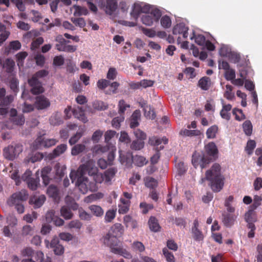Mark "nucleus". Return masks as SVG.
Here are the masks:
<instances>
[{
  "instance_id": "1",
  "label": "nucleus",
  "mask_w": 262,
  "mask_h": 262,
  "mask_svg": "<svg viewBox=\"0 0 262 262\" xmlns=\"http://www.w3.org/2000/svg\"><path fill=\"white\" fill-rule=\"evenodd\" d=\"M205 180L210 182V185L212 191L215 192L220 191L224 185V178L221 173V166L219 164H214L211 169L208 170L206 172V177L202 178L201 183H203Z\"/></svg>"
},
{
  "instance_id": "2",
  "label": "nucleus",
  "mask_w": 262,
  "mask_h": 262,
  "mask_svg": "<svg viewBox=\"0 0 262 262\" xmlns=\"http://www.w3.org/2000/svg\"><path fill=\"white\" fill-rule=\"evenodd\" d=\"M10 172L11 173L10 177L11 179L15 180L16 185H19L22 180L26 182L29 189L35 190L39 185V178L38 177L35 178H32L31 177L32 172L29 170H26L21 178L18 175V170L15 169L14 171H10Z\"/></svg>"
},
{
  "instance_id": "3",
  "label": "nucleus",
  "mask_w": 262,
  "mask_h": 262,
  "mask_svg": "<svg viewBox=\"0 0 262 262\" xmlns=\"http://www.w3.org/2000/svg\"><path fill=\"white\" fill-rule=\"evenodd\" d=\"M122 227L120 224H115L103 237V243L110 247L112 252L113 247H117L118 244L117 236L122 234Z\"/></svg>"
},
{
  "instance_id": "4",
  "label": "nucleus",
  "mask_w": 262,
  "mask_h": 262,
  "mask_svg": "<svg viewBox=\"0 0 262 262\" xmlns=\"http://www.w3.org/2000/svg\"><path fill=\"white\" fill-rule=\"evenodd\" d=\"M79 170L83 173L88 174L93 177L94 182L96 184V183H101L104 180V177L101 173H97V169L95 167L93 161H89L87 163L81 165L79 168Z\"/></svg>"
},
{
  "instance_id": "5",
  "label": "nucleus",
  "mask_w": 262,
  "mask_h": 262,
  "mask_svg": "<svg viewBox=\"0 0 262 262\" xmlns=\"http://www.w3.org/2000/svg\"><path fill=\"white\" fill-rule=\"evenodd\" d=\"M162 15L159 9L154 6H150L147 12H144L141 17L142 23L146 26H150L154 23L158 22Z\"/></svg>"
},
{
  "instance_id": "6",
  "label": "nucleus",
  "mask_w": 262,
  "mask_h": 262,
  "mask_svg": "<svg viewBox=\"0 0 262 262\" xmlns=\"http://www.w3.org/2000/svg\"><path fill=\"white\" fill-rule=\"evenodd\" d=\"M81 176L78 178L76 185L78 187L79 191L82 194L86 193L89 190L93 192L97 190V186L93 181H90L89 179L84 177L81 172L78 170Z\"/></svg>"
},
{
  "instance_id": "7",
  "label": "nucleus",
  "mask_w": 262,
  "mask_h": 262,
  "mask_svg": "<svg viewBox=\"0 0 262 262\" xmlns=\"http://www.w3.org/2000/svg\"><path fill=\"white\" fill-rule=\"evenodd\" d=\"M6 90L0 88V115H5L8 112V107L14 100V96L9 95L5 96Z\"/></svg>"
},
{
  "instance_id": "8",
  "label": "nucleus",
  "mask_w": 262,
  "mask_h": 262,
  "mask_svg": "<svg viewBox=\"0 0 262 262\" xmlns=\"http://www.w3.org/2000/svg\"><path fill=\"white\" fill-rule=\"evenodd\" d=\"M23 151V146L20 144L10 145L4 149V157L9 160H13Z\"/></svg>"
},
{
  "instance_id": "9",
  "label": "nucleus",
  "mask_w": 262,
  "mask_h": 262,
  "mask_svg": "<svg viewBox=\"0 0 262 262\" xmlns=\"http://www.w3.org/2000/svg\"><path fill=\"white\" fill-rule=\"evenodd\" d=\"M209 158L206 157L203 153L195 152L192 157V163L195 168L200 166L201 169L206 167L210 163Z\"/></svg>"
},
{
  "instance_id": "10",
  "label": "nucleus",
  "mask_w": 262,
  "mask_h": 262,
  "mask_svg": "<svg viewBox=\"0 0 262 262\" xmlns=\"http://www.w3.org/2000/svg\"><path fill=\"white\" fill-rule=\"evenodd\" d=\"M28 193L27 191L22 189L19 191L13 193L11 196L8 200L7 204L10 206H12L14 204L16 203H21L25 201L28 198Z\"/></svg>"
},
{
  "instance_id": "11",
  "label": "nucleus",
  "mask_w": 262,
  "mask_h": 262,
  "mask_svg": "<svg viewBox=\"0 0 262 262\" xmlns=\"http://www.w3.org/2000/svg\"><path fill=\"white\" fill-rule=\"evenodd\" d=\"M57 140L54 139H47L42 136L38 137L34 142V147L36 149L48 148L55 145Z\"/></svg>"
},
{
  "instance_id": "12",
  "label": "nucleus",
  "mask_w": 262,
  "mask_h": 262,
  "mask_svg": "<svg viewBox=\"0 0 262 262\" xmlns=\"http://www.w3.org/2000/svg\"><path fill=\"white\" fill-rule=\"evenodd\" d=\"M150 6V5L144 3H135L130 12L131 16L135 19H137L140 13L147 12Z\"/></svg>"
},
{
  "instance_id": "13",
  "label": "nucleus",
  "mask_w": 262,
  "mask_h": 262,
  "mask_svg": "<svg viewBox=\"0 0 262 262\" xmlns=\"http://www.w3.org/2000/svg\"><path fill=\"white\" fill-rule=\"evenodd\" d=\"M98 5L101 9L105 11L106 14L109 15L113 14L118 7L116 0H106V4L99 1Z\"/></svg>"
},
{
  "instance_id": "14",
  "label": "nucleus",
  "mask_w": 262,
  "mask_h": 262,
  "mask_svg": "<svg viewBox=\"0 0 262 262\" xmlns=\"http://www.w3.org/2000/svg\"><path fill=\"white\" fill-rule=\"evenodd\" d=\"M10 120L13 124L18 126L23 125L25 122L24 116L23 114H18L14 108L10 110Z\"/></svg>"
},
{
  "instance_id": "15",
  "label": "nucleus",
  "mask_w": 262,
  "mask_h": 262,
  "mask_svg": "<svg viewBox=\"0 0 262 262\" xmlns=\"http://www.w3.org/2000/svg\"><path fill=\"white\" fill-rule=\"evenodd\" d=\"M119 160L122 165L129 167L133 163V155L130 152H125L122 150H119Z\"/></svg>"
},
{
  "instance_id": "16",
  "label": "nucleus",
  "mask_w": 262,
  "mask_h": 262,
  "mask_svg": "<svg viewBox=\"0 0 262 262\" xmlns=\"http://www.w3.org/2000/svg\"><path fill=\"white\" fill-rule=\"evenodd\" d=\"M28 83L31 87V91L33 94H38L43 92V89L40 82L36 77H32L28 80Z\"/></svg>"
},
{
  "instance_id": "17",
  "label": "nucleus",
  "mask_w": 262,
  "mask_h": 262,
  "mask_svg": "<svg viewBox=\"0 0 262 262\" xmlns=\"http://www.w3.org/2000/svg\"><path fill=\"white\" fill-rule=\"evenodd\" d=\"M207 154L210 157V161L212 159H215L217 157L218 150L214 143L210 142L205 146Z\"/></svg>"
},
{
  "instance_id": "18",
  "label": "nucleus",
  "mask_w": 262,
  "mask_h": 262,
  "mask_svg": "<svg viewBox=\"0 0 262 262\" xmlns=\"http://www.w3.org/2000/svg\"><path fill=\"white\" fill-rule=\"evenodd\" d=\"M46 197L44 195H34L30 198L29 203L34 208L40 207L44 203Z\"/></svg>"
},
{
  "instance_id": "19",
  "label": "nucleus",
  "mask_w": 262,
  "mask_h": 262,
  "mask_svg": "<svg viewBox=\"0 0 262 262\" xmlns=\"http://www.w3.org/2000/svg\"><path fill=\"white\" fill-rule=\"evenodd\" d=\"M188 28L186 27L184 23H181L178 24L176 25L172 30L173 34H182L183 37L184 38H186L188 37Z\"/></svg>"
},
{
  "instance_id": "20",
  "label": "nucleus",
  "mask_w": 262,
  "mask_h": 262,
  "mask_svg": "<svg viewBox=\"0 0 262 262\" xmlns=\"http://www.w3.org/2000/svg\"><path fill=\"white\" fill-rule=\"evenodd\" d=\"M72 113L75 118L78 119L84 123L88 121L87 118L85 116L84 110L81 106H75L72 109Z\"/></svg>"
},
{
  "instance_id": "21",
  "label": "nucleus",
  "mask_w": 262,
  "mask_h": 262,
  "mask_svg": "<svg viewBox=\"0 0 262 262\" xmlns=\"http://www.w3.org/2000/svg\"><path fill=\"white\" fill-rule=\"evenodd\" d=\"M222 217V222L227 227H231L233 226L236 219L235 215L225 212L223 213Z\"/></svg>"
},
{
  "instance_id": "22",
  "label": "nucleus",
  "mask_w": 262,
  "mask_h": 262,
  "mask_svg": "<svg viewBox=\"0 0 262 262\" xmlns=\"http://www.w3.org/2000/svg\"><path fill=\"white\" fill-rule=\"evenodd\" d=\"M35 104L37 109L42 110L50 105V102L45 96L41 95L36 97Z\"/></svg>"
},
{
  "instance_id": "23",
  "label": "nucleus",
  "mask_w": 262,
  "mask_h": 262,
  "mask_svg": "<svg viewBox=\"0 0 262 262\" xmlns=\"http://www.w3.org/2000/svg\"><path fill=\"white\" fill-rule=\"evenodd\" d=\"M112 252L116 254L120 255L125 258L130 259L132 258L131 253L126 249L121 247H113L112 248Z\"/></svg>"
},
{
  "instance_id": "24",
  "label": "nucleus",
  "mask_w": 262,
  "mask_h": 262,
  "mask_svg": "<svg viewBox=\"0 0 262 262\" xmlns=\"http://www.w3.org/2000/svg\"><path fill=\"white\" fill-rule=\"evenodd\" d=\"M162 143L164 144H166L168 143V139L165 137L160 138L156 136H153L149 139V143L151 145L156 146L157 147H158V146L160 145ZM159 147L160 146L159 148Z\"/></svg>"
},
{
  "instance_id": "25",
  "label": "nucleus",
  "mask_w": 262,
  "mask_h": 262,
  "mask_svg": "<svg viewBox=\"0 0 262 262\" xmlns=\"http://www.w3.org/2000/svg\"><path fill=\"white\" fill-rule=\"evenodd\" d=\"M141 114L139 110H136L132 114L130 119V127L135 128L137 127L139 123V121L140 119Z\"/></svg>"
},
{
  "instance_id": "26",
  "label": "nucleus",
  "mask_w": 262,
  "mask_h": 262,
  "mask_svg": "<svg viewBox=\"0 0 262 262\" xmlns=\"http://www.w3.org/2000/svg\"><path fill=\"white\" fill-rule=\"evenodd\" d=\"M47 191L49 196L52 198L55 201L59 200V191L57 187L52 185H50Z\"/></svg>"
},
{
  "instance_id": "27",
  "label": "nucleus",
  "mask_w": 262,
  "mask_h": 262,
  "mask_svg": "<svg viewBox=\"0 0 262 262\" xmlns=\"http://www.w3.org/2000/svg\"><path fill=\"white\" fill-rule=\"evenodd\" d=\"M70 207L67 206H63L60 209L61 215L65 220H70L73 216V213L72 212V210Z\"/></svg>"
},
{
  "instance_id": "28",
  "label": "nucleus",
  "mask_w": 262,
  "mask_h": 262,
  "mask_svg": "<svg viewBox=\"0 0 262 262\" xmlns=\"http://www.w3.org/2000/svg\"><path fill=\"white\" fill-rule=\"evenodd\" d=\"M65 203L66 204L65 206L70 207L72 210L74 211L78 210L79 208V205L77 203H76L74 199L70 195H68L66 196Z\"/></svg>"
},
{
  "instance_id": "29",
  "label": "nucleus",
  "mask_w": 262,
  "mask_h": 262,
  "mask_svg": "<svg viewBox=\"0 0 262 262\" xmlns=\"http://www.w3.org/2000/svg\"><path fill=\"white\" fill-rule=\"evenodd\" d=\"M247 71L245 70H239V75L242 79L238 78V79H234L231 83L236 86H241L244 83V79H245L246 78Z\"/></svg>"
},
{
  "instance_id": "30",
  "label": "nucleus",
  "mask_w": 262,
  "mask_h": 262,
  "mask_svg": "<svg viewBox=\"0 0 262 262\" xmlns=\"http://www.w3.org/2000/svg\"><path fill=\"white\" fill-rule=\"evenodd\" d=\"M121 204H119L118 212L120 214H125L129 210V203L128 200H126L124 199H120Z\"/></svg>"
},
{
  "instance_id": "31",
  "label": "nucleus",
  "mask_w": 262,
  "mask_h": 262,
  "mask_svg": "<svg viewBox=\"0 0 262 262\" xmlns=\"http://www.w3.org/2000/svg\"><path fill=\"white\" fill-rule=\"evenodd\" d=\"M198 84L201 89L203 90L207 91L209 89L210 86V79L207 77H203L200 79L198 82Z\"/></svg>"
},
{
  "instance_id": "32",
  "label": "nucleus",
  "mask_w": 262,
  "mask_h": 262,
  "mask_svg": "<svg viewBox=\"0 0 262 262\" xmlns=\"http://www.w3.org/2000/svg\"><path fill=\"white\" fill-rule=\"evenodd\" d=\"M117 170L115 167H112L106 170L104 174V181L105 182H110L115 176Z\"/></svg>"
},
{
  "instance_id": "33",
  "label": "nucleus",
  "mask_w": 262,
  "mask_h": 262,
  "mask_svg": "<svg viewBox=\"0 0 262 262\" xmlns=\"http://www.w3.org/2000/svg\"><path fill=\"white\" fill-rule=\"evenodd\" d=\"M148 225L150 230L155 232H158L160 228L159 223L155 217L151 216L150 217Z\"/></svg>"
},
{
  "instance_id": "34",
  "label": "nucleus",
  "mask_w": 262,
  "mask_h": 262,
  "mask_svg": "<svg viewBox=\"0 0 262 262\" xmlns=\"http://www.w3.org/2000/svg\"><path fill=\"white\" fill-rule=\"evenodd\" d=\"M133 163L137 166L142 167L147 164V161L144 157L136 155L133 157Z\"/></svg>"
},
{
  "instance_id": "35",
  "label": "nucleus",
  "mask_w": 262,
  "mask_h": 262,
  "mask_svg": "<svg viewBox=\"0 0 262 262\" xmlns=\"http://www.w3.org/2000/svg\"><path fill=\"white\" fill-rule=\"evenodd\" d=\"M243 129L244 133L248 136L251 135L253 126L250 120H246L243 124Z\"/></svg>"
},
{
  "instance_id": "36",
  "label": "nucleus",
  "mask_w": 262,
  "mask_h": 262,
  "mask_svg": "<svg viewBox=\"0 0 262 262\" xmlns=\"http://www.w3.org/2000/svg\"><path fill=\"white\" fill-rule=\"evenodd\" d=\"M50 122L53 125H58L61 124L62 120L61 115L58 113L53 114L50 119Z\"/></svg>"
},
{
  "instance_id": "37",
  "label": "nucleus",
  "mask_w": 262,
  "mask_h": 262,
  "mask_svg": "<svg viewBox=\"0 0 262 262\" xmlns=\"http://www.w3.org/2000/svg\"><path fill=\"white\" fill-rule=\"evenodd\" d=\"M191 233L193 238L195 241L200 242L203 240V234L199 229H191Z\"/></svg>"
},
{
  "instance_id": "38",
  "label": "nucleus",
  "mask_w": 262,
  "mask_h": 262,
  "mask_svg": "<svg viewBox=\"0 0 262 262\" xmlns=\"http://www.w3.org/2000/svg\"><path fill=\"white\" fill-rule=\"evenodd\" d=\"M144 146V141L140 140H134L130 144V148L135 150H139Z\"/></svg>"
},
{
  "instance_id": "39",
  "label": "nucleus",
  "mask_w": 262,
  "mask_h": 262,
  "mask_svg": "<svg viewBox=\"0 0 262 262\" xmlns=\"http://www.w3.org/2000/svg\"><path fill=\"white\" fill-rule=\"evenodd\" d=\"M193 38L195 39V42L199 46H204L206 41L204 35L201 34L196 35L194 32H193L192 36L190 37V39L192 40Z\"/></svg>"
},
{
  "instance_id": "40",
  "label": "nucleus",
  "mask_w": 262,
  "mask_h": 262,
  "mask_svg": "<svg viewBox=\"0 0 262 262\" xmlns=\"http://www.w3.org/2000/svg\"><path fill=\"white\" fill-rule=\"evenodd\" d=\"M254 209H250L245 215V219L247 223L255 222L256 217L254 212Z\"/></svg>"
},
{
  "instance_id": "41",
  "label": "nucleus",
  "mask_w": 262,
  "mask_h": 262,
  "mask_svg": "<svg viewBox=\"0 0 262 262\" xmlns=\"http://www.w3.org/2000/svg\"><path fill=\"white\" fill-rule=\"evenodd\" d=\"M218 130V127L214 125L210 127L206 131V136L208 139H213L216 136V134Z\"/></svg>"
},
{
  "instance_id": "42",
  "label": "nucleus",
  "mask_w": 262,
  "mask_h": 262,
  "mask_svg": "<svg viewBox=\"0 0 262 262\" xmlns=\"http://www.w3.org/2000/svg\"><path fill=\"white\" fill-rule=\"evenodd\" d=\"M144 115L149 119H154L156 117V114L154 110L150 106L146 105L144 106Z\"/></svg>"
},
{
  "instance_id": "43",
  "label": "nucleus",
  "mask_w": 262,
  "mask_h": 262,
  "mask_svg": "<svg viewBox=\"0 0 262 262\" xmlns=\"http://www.w3.org/2000/svg\"><path fill=\"white\" fill-rule=\"evenodd\" d=\"M67 146L65 144H60L56 147L53 151V157H56L63 154L67 149Z\"/></svg>"
},
{
  "instance_id": "44",
  "label": "nucleus",
  "mask_w": 262,
  "mask_h": 262,
  "mask_svg": "<svg viewBox=\"0 0 262 262\" xmlns=\"http://www.w3.org/2000/svg\"><path fill=\"white\" fill-rule=\"evenodd\" d=\"M89 209L93 214L96 216H100L103 214V210L101 207L97 205H91Z\"/></svg>"
},
{
  "instance_id": "45",
  "label": "nucleus",
  "mask_w": 262,
  "mask_h": 262,
  "mask_svg": "<svg viewBox=\"0 0 262 262\" xmlns=\"http://www.w3.org/2000/svg\"><path fill=\"white\" fill-rule=\"evenodd\" d=\"M233 115H235V119L241 121L246 119V116L241 109L234 108L232 111Z\"/></svg>"
},
{
  "instance_id": "46",
  "label": "nucleus",
  "mask_w": 262,
  "mask_h": 262,
  "mask_svg": "<svg viewBox=\"0 0 262 262\" xmlns=\"http://www.w3.org/2000/svg\"><path fill=\"white\" fill-rule=\"evenodd\" d=\"M85 148V146L83 144H79L75 145L72 148L71 154L73 156H77L82 152Z\"/></svg>"
},
{
  "instance_id": "47",
  "label": "nucleus",
  "mask_w": 262,
  "mask_h": 262,
  "mask_svg": "<svg viewBox=\"0 0 262 262\" xmlns=\"http://www.w3.org/2000/svg\"><path fill=\"white\" fill-rule=\"evenodd\" d=\"M226 90L224 93V97L228 100H231L234 98V94L232 92L233 87L229 84L226 85Z\"/></svg>"
},
{
  "instance_id": "48",
  "label": "nucleus",
  "mask_w": 262,
  "mask_h": 262,
  "mask_svg": "<svg viewBox=\"0 0 262 262\" xmlns=\"http://www.w3.org/2000/svg\"><path fill=\"white\" fill-rule=\"evenodd\" d=\"M75 11L74 12V15L75 16H79L82 15H86L88 13V10L86 8L81 7L80 6H75Z\"/></svg>"
},
{
  "instance_id": "49",
  "label": "nucleus",
  "mask_w": 262,
  "mask_h": 262,
  "mask_svg": "<svg viewBox=\"0 0 262 262\" xmlns=\"http://www.w3.org/2000/svg\"><path fill=\"white\" fill-rule=\"evenodd\" d=\"M180 134L185 136H198L200 134V132L198 130H189L184 129L180 132Z\"/></svg>"
},
{
  "instance_id": "50",
  "label": "nucleus",
  "mask_w": 262,
  "mask_h": 262,
  "mask_svg": "<svg viewBox=\"0 0 262 262\" xmlns=\"http://www.w3.org/2000/svg\"><path fill=\"white\" fill-rule=\"evenodd\" d=\"M93 107L94 109L99 111L105 110L107 107V105L103 102L98 100L95 101L93 103Z\"/></svg>"
},
{
  "instance_id": "51",
  "label": "nucleus",
  "mask_w": 262,
  "mask_h": 262,
  "mask_svg": "<svg viewBox=\"0 0 262 262\" xmlns=\"http://www.w3.org/2000/svg\"><path fill=\"white\" fill-rule=\"evenodd\" d=\"M163 253L167 262H175L173 254L169 252L167 248H164L163 249Z\"/></svg>"
},
{
  "instance_id": "52",
  "label": "nucleus",
  "mask_w": 262,
  "mask_h": 262,
  "mask_svg": "<svg viewBox=\"0 0 262 262\" xmlns=\"http://www.w3.org/2000/svg\"><path fill=\"white\" fill-rule=\"evenodd\" d=\"M82 223L78 220H73L69 222L68 227L70 229H75L79 230L82 227Z\"/></svg>"
},
{
  "instance_id": "53",
  "label": "nucleus",
  "mask_w": 262,
  "mask_h": 262,
  "mask_svg": "<svg viewBox=\"0 0 262 262\" xmlns=\"http://www.w3.org/2000/svg\"><path fill=\"white\" fill-rule=\"evenodd\" d=\"M35 259L37 262H51L49 257L45 260L44 254L41 251H37L35 252Z\"/></svg>"
},
{
  "instance_id": "54",
  "label": "nucleus",
  "mask_w": 262,
  "mask_h": 262,
  "mask_svg": "<svg viewBox=\"0 0 262 262\" xmlns=\"http://www.w3.org/2000/svg\"><path fill=\"white\" fill-rule=\"evenodd\" d=\"M232 52L231 49L227 46L223 45L220 48L219 53L221 56L228 57Z\"/></svg>"
},
{
  "instance_id": "55",
  "label": "nucleus",
  "mask_w": 262,
  "mask_h": 262,
  "mask_svg": "<svg viewBox=\"0 0 262 262\" xmlns=\"http://www.w3.org/2000/svg\"><path fill=\"white\" fill-rule=\"evenodd\" d=\"M54 168L56 176L58 177L59 179H61L64 174L65 168L61 166L59 164H56Z\"/></svg>"
},
{
  "instance_id": "56",
  "label": "nucleus",
  "mask_w": 262,
  "mask_h": 262,
  "mask_svg": "<svg viewBox=\"0 0 262 262\" xmlns=\"http://www.w3.org/2000/svg\"><path fill=\"white\" fill-rule=\"evenodd\" d=\"M161 24L165 28H168L171 26V21L170 17L167 15H164L161 19Z\"/></svg>"
},
{
  "instance_id": "57",
  "label": "nucleus",
  "mask_w": 262,
  "mask_h": 262,
  "mask_svg": "<svg viewBox=\"0 0 262 262\" xmlns=\"http://www.w3.org/2000/svg\"><path fill=\"white\" fill-rule=\"evenodd\" d=\"M225 77L226 80L232 81L235 78V72L233 69H229L225 71Z\"/></svg>"
},
{
  "instance_id": "58",
  "label": "nucleus",
  "mask_w": 262,
  "mask_h": 262,
  "mask_svg": "<svg viewBox=\"0 0 262 262\" xmlns=\"http://www.w3.org/2000/svg\"><path fill=\"white\" fill-rule=\"evenodd\" d=\"M158 182L156 179L151 177L147 178L145 181V185L149 188H154L157 187Z\"/></svg>"
},
{
  "instance_id": "59",
  "label": "nucleus",
  "mask_w": 262,
  "mask_h": 262,
  "mask_svg": "<svg viewBox=\"0 0 262 262\" xmlns=\"http://www.w3.org/2000/svg\"><path fill=\"white\" fill-rule=\"evenodd\" d=\"M78 212L79 217L83 220L89 221L91 219V215L87 213L82 208H78Z\"/></svg>"
},
{
  "instance_id": "60",
  "label": "nucleus",
  "mask_w": 262,
  "mask_h": 262,
  "mask_svg": "<svg viewBox=\"0 0 262 262\" xmlns=\"http://www.w3.org/2000/svg\"><path fill=\"white\" fill-rule=\"evenodd\" d=\"M132 248L135 251L140 252H143L145 250L144 245L140 242H135L132 244Z\"/></svg>"
},
{
  "instance_id": "61",
  "label": "nucleus",
  "mask_w": 262,
  "mask_h": 262,
  "mask_svg": "<svg viewBox=\"0 0 262 262\" xmlns=\"http://www.w3.org/2000/svg\"><path fill=\"white\" fill-rule=\"evenodd\" d=\"M134 134L137 138V140L144 141L146 138V134L139 129H136L134 130Z\"/></svg>"
},
{
  "instance_id": "62",
  "label": "nucleus",
  "mask_w": 262,
  "mask_h": 262,
  "mask_svg": "<svg viewBox=\"0 0 262 262\" xmlns=\"http://www.w3.org/2000/svg\"><path fill=\"white\" fill-rule=\"evenodd\" d=\"M116 215V211L111 209L108 210L105 215V221L106 222H111L112 220L115 218Z\"/></svg>"
},
{
  "instance_id": "63",
  "label": "nucleus",
  "mask_w": 262,
  "mask_h": 262,
  "mask_svg": "<svg viewBox=\"0 0 262 262\" xmlns=\"http://www.w3.org/2000/svg\"><path fill=\"white\" fill-rule=\"evenodd\" d=\"M116 149L114 146H112L107 155V162L109 165H112L115 157V151Z\"/></svg>"
},
{
  "instance_id": "64",
  "label": "nucleus",
  "mask_w": 262,
  "mask_h": 262,
  "mask_svg": "<svg viewBox=\"0 0 262 262\" xmlns=\"http://www.w3.org/2000/svg\"><path fill=\"white\" fill-rule=\"evenodd\" d=\"M71 20L76 26L79 27L80 28L84 27L86 25L85 20L83 18L81 17L72 18Z\"/></svg>"
}]
</instances>
